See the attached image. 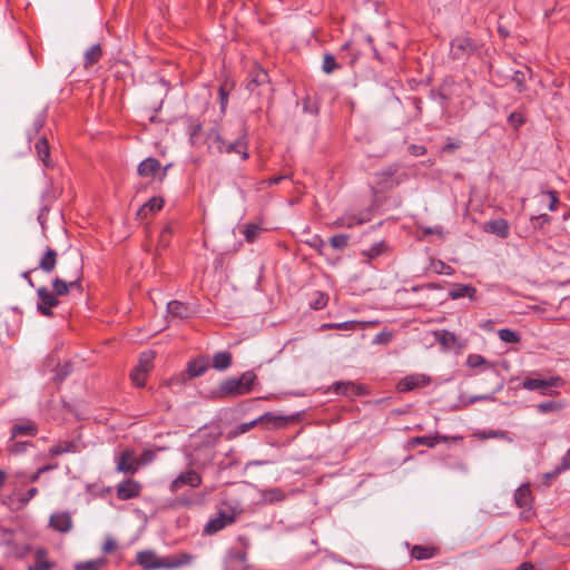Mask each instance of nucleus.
<instances>
[{
  "instance_id": "4be33fe9",
  "label": "nucleus",
  "mask_w": 570,
  "mask_h": 570,
  "mask_svg": "<svg viewBox=\"0 0 570 570\" xmlns=\"http://www.w3.org/2000/svg\"><path fill=\"white\" fill-rule=\"evenodd\" d=\"M268 75L262 68H255L250 73V80L247 85L249 90H254L256 87L267 83Z\"/></svg>"
},
{
  "instance_id": "49530a36",
  "label": "nucleus",
  "mask_w": 570,
  "mask_h": 570,
  "mask_svg": "<svg viewBox=\"0 0 570 570\" xmlns=\"http://www.w3.org/2000/svg\"><path fill=\"white\" fill-rule=\"evenodd\" d=\"M306 244L317 249L320 253H323V249L325 247V242L318 235L311 236V238L306 240Z\"/></svg>"
},
{
  "instance_id": "37998d69",
  "label": "nucleus",
  "mask_w": 570,
  "mask_h": 570,
  "mask_svg": "<svg viewBox=\"0 0 570 570\" xmlns=\"http://www.w3.org/2000/svg\"><path fill=\"white\" fill-rule=\"evenodd\" d=\"M561 407V404L553 401L543 402L538 405V410L541 413L559 411Z\"/></svg>"
},
{
  "instance_id": "052dcab7",
  "label": "nucleus",
  "mask_w": 570,
  "mask_h": 570,
  "mask_svg": "<svg viewBox=\"0 0 570 570\" xmlns=\"http://www.w3.org/2000/svg\"><path fill=\"white\" fill-rule=\"evenodd\" d=\"M116 548H117V542L114 539L108 538L102 546V551L105 553H110V552L115 551Z\"/></svg>"
},
{
  "instance_id": "c03bdc74",
  "label": "nucleus",
  "mask_w": 570,
  "mask_h": 570,
  "mask_svg": "<svg viewBox=\"0 0 570 570\" xmlns=\"http://www.w3.org/2000/svg\"><path fill=\"white\" fill-rule=\"evenodd\" d=\"M385 249V244L383 242L377 243L373 245L371 248H368L366 252H364V255H366L368 258H375L379 255H381Z\"/></svg>"
},
{
  "instance_id": "58836bf2",
  "label": "nucleus",
  "mask_w": 570,
  "mask_h": 570,
  "mask_svg": "<svg viewBox=\"0 0 570 570\" xmlns=\"http://www.w3.org/2000/svg\"><path fill=\"white\" fill-rule=\"evenodd\" d=\"M226 527V522L220 521L218 518L209 520L205 527V531L209 534L216 533Z\"/></svg>"
},
{
  "instance_id": "72a5a7b5",
  "label": "nucleus",
  "mask_w": 570,
  "mask_h": 570,
  "mask_svg": "<svg viewBox=\"0 0 570 570\" xmlns=\"http://www.w3.org/2000/svg\"><path fill=\"white\" fill-rule=\"evenodd\" d=\"M102 55L101 48L99 45H94L89 48L85 53V67L88 68L97 62Z\"/></svg>"
},
{
  "instance_id": "2eb2a0df",
  "label": "nucleus",
  "mask_w": 570,
  "mask_h": 570,
  "mask_svg": "<svg viewBox=\"0 0 570 570\" xmlns=\"http://www.w3.org/2000/svg\"><path fill=\"white\" fill-rule=\"evenodd\" d=\"M514 500L519 508L530 509L532 503L530 487L528 484L519 487L514 493Z\"/></svg>"
},
{
  "instance_id": "09e8293b",
  "label": "nucleus",
  "mask_w": 570,
  "mask_h": 570,
  "mask_svg": "<svg viewBox=\"0 0 570 570\" xmlns=\"http://www.w3.org/2000/svg\"><path fill=\"white\" fill-rule=\"evenodd\" d=\"M156 458V452L155 451H151V450H145L140 458L138 459L139 461V466L140 465H147L149 463H151Z\"/></svg>"
},
{
  "instance_id": "dca6fc26",
  "label": "nucleus",
  "mask_w": 570,
  "mask_h": 570,
  "mask_svg": "<svg viewBox=\"0 0 570 570\" xmlns=\"http://www.w3.org/2000/svg\"><path fill=\"white\" fill-rule=\"evenodd\" d=\"M57 265V253L50 247H47L39 262V268L45 273H51Z\"/></svg>"
},
{
  "instance_id": "e2e57ef3",
  "label": "nucleus",
  "mask_w": 570,
  "mask_h": 570,
  "mask_svg": "<svg viewBox=\"0 0 570 570\" xmlns=\"http://www.w3.org/2000/svg\"><path fill=\"white\" fill-rule=\"evenodd\" d=\"M259 423H262L261 416L255 419V420H253V421H250V422H248V423H244L242 425V432H246V431H248L249 429L254 428L255 425H257Z\"/></svg>"
},
{
  "instance_id": "5701e85b",
  "label": "nucleus",
  "mask_w": 570,
  "mask_h": 570,
  "mask_svg": "<svg viewBox=\"0 0 570 570\" xmlns=\"http://www.w3.org/2000/svg\"><path fill=\"white\" fill-rule=\"evenodd\" d=\"M435 340L444 347L452 348L456 345L458 338L452 332L441 330L434 333Z\"/></svg>"
},
{
  "instance_id": "ddd939ff",
  "label": "nucleus",
  "mask_w": 570,
  "mask_h": 570,
  "mask_svg": "<svg viewBox=\"0 0 570 570\" xmlns=\"http://www.w3.org/2000/svg\"><path fill=\"white\" fill-rule=\"evenodd\" d=\"M451 299H460L469 297L471 301L476 299V288L469 284H456L449 291Z\"/></svg>"
},
{
  "instance_id": "680f3d73",
  "label": "nucleus",
  "mask_w": 570,
  "mask_h": 570,
  "mask_svg": "<svg viewBox=\"0 0 570 570\" xmlns=\"http://www.w3.org/2000/svg\"><path fill=\"white\" fill-rule=\"evenodd\" d=\"M509 122L514 127H519L524 122V119L520 114L513 112L509 116Z\"/></svg>"
},
{
  "instance_id": "7ed1b4c3",
  "label": "nucleus",
  "mask_w": 570,
  "mask_h": 570,
  "mask_svg": "<svg viewBox=\"0 0 570 570\" xmlns=\"http://www.w3.org/2000/svg\"><path fill=\"white\" fill-rule=\"evenodd\" d=\"M564 381L560 376L550 379H525L522 382V387L528 391H539L542 395H556L557 392L552 391L553 387H561Z\"/></svg>"
},
{
  "instance_id": "aec40b11",
  "label": "nucleus",
  "mask_w": 570,
  "mask_h": 570,
  "mask_svg": "<svg viewBox=\"0 0 570 570\" xmlns=\"http://www.w3.org/2000/svg\"><path fill=\"white\" fill-rule=\"evenodd\" d=\"M164 206V199L160 197H153L146 202L138 210V216L146 217L148 214L160 210Z\"/></svg>"
},
{
  "instance_id": "f3484780",
  "label": "nucleus",
  "mask_w": 570,
  "mask_h": 570,
  "mask_svg": "<svg viewBox=\"0 0 570 570\" xmlns=\"http://www.w3.org/2000/svg\"><path fill=\"white\" fill-rule=\"evenodd\" d=\"M50 524L60 532H68L71 528V518L68 513H56L50 518Z\"/></svg>"
},
{
  "instance_id": "a19ab883",
  "label": "nucleus",
  "mask_w": 570,
  "mask_h": 570,
  "mask_svg": "<svg viewBox=\"0 0 570 570\" xmlns=\"http://www.w3.org/2000/svg\"><path fill=\"white\" fill-rule=\"evenodd\" d=\"M331 245L335 249H343L348 244V236L345 234L335 235L330 240Z\"/></svg>"
},
{
  "instance_id": "20e7f679",
  "label": "nucleus",
  "mask_w": 570,
  "mask_h": 570,
  "mask_svg": "<svg viewBox=\"0 0 570 570\" xmlns=\"http://www.w3.org/2000/svg\"><path fill=\"white\" fill-rule=\"evenodd\" d=\"M155 353L147 351L141 353L137 366L131 372V381L136 386H144L148 373L153 368Z\"/></svg>"
},
{
  "instance_id": "cd10ccee",
  "label": "nucleus",
  "mask_w": 570,
  "mask_h": 570,
  "mask_svg": "<svg viewBox=\"0 0 570 570\" xmlns=\"http://www.w3.org/2000/svg\"><path fill=\"white\" fill-rule=\"evenodd\" d=\"M451 49L455 56H460V53L472 50V42L469 38L459 37L452 41Z\"/></svg>"
},
{
  "instance_id": "79ce46f5",
  "label": "nucleus",
  "mask_w": 570,
  "mask_h": 570,
  "mask_svg": "<svg viewBox=\"0 0 570 570\" xmlns=\"http://www.w3.org/2000/svg\"><path fill=\"white\" fill-rule=\"evenodd\" d=\"M195 503H196V501L191 497L181 495V497L174 499L173 502L170 503V505L173 508H188V507L194 505Z\"/></svg>"
},
{
  "instance_id": "603ef678",
  "label": "nucleus",
  "mask_w": 570,
  "mask_h": 570,
  "mask_svg": "<svg viewBox=\"0 0 570 570\" xmlns=\"http://www.w3.org/2000/svg\"><path fill=\"white\" fill-rule=\"evenodd\" d=\"M482 438L484 439H488V438H499V439H503L508 442H512V439L503 431H489V432H484L482 434Z\"/></svg>"
},
{
  "instance_id": "ea45409f",
  "label": "nucleus",
  "mask_w": 570,
  "mask_h": 570,
  "mask_svg": "<svg viewBox=\"0 0 570 570\" xmlns=\"http://www.w3.org/2000/svg\"><path fill=\"white\" fill-rule=\"evenodd\" d=\"M432 269L438 274L452 275L453 268L450 265H446L442 261H432L431 262Z\"/></svg>"
},
{
  "instance_id": "c9c22d12",
  "label": "nucleus",
  "mask_w": 570,
  "mask_h": 570,
  "mask_svg": "<svg viewBox=\"0 0 570 570\" xmlns=\"http://www.w3.org/2000/svg\"><path fill=\"white\" fill-rule=\"evenodd\" d=\"M364 222V219L356 218L352 215H344L335 220L334 226L336 227H347L351 228L355 225H360Z\"/></svg>"
},
{
  "instance_id": "f03ea898",
  "label": "nucleus",
  "mask_w": 570,
  "mask_h": 570,
  "mask_svg": "<svg viewBox=\"0 0 570 570\" xmlns=\"http://www.w3.org/2000/svg\"><path fill=\"white\" fill-rule=\"evenodd\" d=\"M190 557L186 556L185 561H166L157 557V554L154 551H140L137 554V562L145 569V570H153V569H160V568H177L186 562L190 561Z\"/></svg>"
},
{
  "instance_id": "e433bc0d",
  "label": "nucleus",
  "mask_w": 570,
  "mask_h": 570,
  "mask_svg": "<svg viewBox=\"0 0 570 570\" xmlns=\"http://www.w3.org/2000/svg\"><path fill=\"white\" fill-rule=\"evenodd\" d=\"M498 336L499 338L504 342V343H519L520 342V335L514 332V331H511L509 328H501L498 331Z\"/></svg>"
},
{
  "instance_id": "7c9ffc66",
  "label": "nucleus",
  "mask_w": 570,
  "mask_h": 570,
  "mask_svg": "<svg viewBox=\"0 0 570 570\" xmlns=\"http://www.w3.org/2000/svg\"><path fill=\"white\" fill-rule=\"evenodd\" d=\"M208 140L210 147L215 148L218 153H225L228 144L224 140L218 130H212L208 134Z\"/></svg>"
},
{
  "instance_id": "473e14b6",
  "label": "nucleus",
  "mask_w": 570,
  "mask_h": 570,
  "mask_svg": "<svg viewBox=\"0 0 570 570\" xmlns=\"http://www.w3.org/2000/svg\"><path fill=\"white\" fill-rule=\"evenodd\" d=\"M52 564L47 560V552L39 549L36 552V564L30 567L29 570H50Z\"/></svg>"
},
{
  "instance_id": "c85d7f7f",
  "label": "nucleus",
  "mask_w": 570,
  "mask_h": 570,
  "mask_svg": "<svg viewBox=\"0 0 570 570\" xmlns=\"http://www.w3.org/2000/svg\"><path fill=\"white\" fill-rule=\"evenodd\" d=\"M36 150L46 167L50 166V150L48 140L45 138L39 139L36 142Z\"/></svg>"
},
{
  "instance_id": "412c9836",
  "label": "nucleus",
  "mask_w": 570,
  "mask_h": 570,
  "mask_svg": "<svg viewBox=\"0 0 570 570\" xmlns=\"http://www.w3.org/2000/svg\"><path fill=\"white\" fill-rule=\"evenodd\" d=\"M168 313L174 317L185 318L190 315V309L184 303L171 301L167 304Z\"/></svg>"
},
{
  "instance_id": "4468645a",
  "label": "nucleus",
  "mask_w": 570,
  "mask_h": 570,
  "mask_svg": "<svg viewBox=\"0 0 570 570\" xmlns=\"http://www.w3.org/2000/svg\"><path fill=\"white\" fill-rule=\"evenodd\" d=\"M261 424H263L266 429H278L285 426L291 421V417L288 416L278 415L269 412L261 415Z\"/></svg>"
},
{
  "instance_id": "5fc2aeb1",
  "label": "nucleus",
  "mask_w": 570,
  "mask_h": 570,
  "mask_svg": "<svg viewBox=\"0 0 570 570\" xmlns=\"http://www.w3.org/2000/svg\"><path fill=\"white\" fill-rule=\"evenodd\" d=\"M38 493L37 488L29 489L26 495H21L18 498V501L21 505H26L32 498H35Z\"/></svg>"
},
{
  "instance_id": "6ab92c4d",
  "label": "nucleus",
  "mask_w": 570,
  "mask_h": 570,
  "mask_svg": "<svg viewBox=\"0 0 570 570\" xmlns=\"http://www.w3.org/2000/svg\"><path fill=\"white\" fill-rule=\"evenodd\" d=\"M365 326L364 322L360 321H346L342 323H325L321 326L322 330H344V331H356Z\"/></svg>"
},
{
  "instance_id": "bb28decb",
  "label": "nucleus",
  "mask_w": 570,
  "mask_h": 570,
  "mask_svg": "<svg viewBox=\"0 0 570 570\" xmlns=\"http://www.w3.org/2000/svg\"><path fill=\"white\" fill-rule=\"evenodd\" d=\"M232 364V355L228 352H218L213 357V366L218 371H225Z\"/></svg>"
},
{
  "instance_id": "338daca9",
  "label": "nucleus",
  "mask_w": 570,
  "mask_h": 570,
  "mask_svg": "<svg viewBox=\"0 0 570 570\" xmlns=\"http://www.w3.org/2000/svg\"><path fill=\"white\" fill-rule=\"evenodd\" d=\"M482 400H493V397L491 395H478V396H473L472 399L469 400L468 404H472L476 401H482Z\"/></svg>"
},
{
  "instance_id": "9b49d317",
  "label": "nucleus",
  "mask_w": 570,
  "mask_h": 570,
  "mask_svg": "<svg viewBox=\"0 0 570 570\" xmlns=\"http://www.w3.org/2000/svg\"><path fill=\"white\" fill-rule=\"evenodd\" d=\"M116 492L119 500L137 498L140 495L141 484L136 480L127 479L117 485Z\"/></svg>"
},
{
  "instance_id": "6e6552de",
  "label": "nucleus",
  "mask_w": 570,
  "mask_h": 570,
  "mask_svg": "<svg viewBox=\"0 0 570 570\" xmlns=\"http://www.w3.org/2000/svg\"><path fill=\"white\" fill-rule=\"evenodd\" d=\"M116 462V470L121 473L135 474L139 469V461L131 449H125Z\"/></svg>"
},
{
  "instance_id": "774afa93",
  "label": "nucleus",
  "mask_w": 570,
  "mask_h": 570,
  "mask_svg": "<svg viewBox=\"0 0 570 570\" xmlns=\"http://www.w3.org/2000/svg\"><path fill=\"white\" fill-rule=\"evenodd\" d=\"M515 570H533V566L530 562H523Z\"/></svg>"
},
{
  "instance_id": "13d9d810",
  "label": "nucleus",
  "mask_w": 570,
  "mask_h": 570,
  "mask_svg": "<svg viewBox=\"0 0 570 570\" xmlns=\"http://www.w3.org/2000/svg\"><path fill=\"white\" fill-rule=\"evenodd\" d=\"M542 195L548 196L550 198L548 208H549V210L554 212L557 209V205L559 202L557 194L554 191H547V193H542Z\"/></svg>"
},
{
  "instance_id": "f257e3e1",
  "label": "nucleus",
  "mask_w": 570,
  "mask_h": 570,
  "mask_svg": "<svg viewBox=\"0 0 570 570\" xmlns=\"http://www.w3.org/2000/svg\"><path fill=\"white\" fill-rule=\"evenodd\" d=\"M256 379V374L252 371L243 373L238 379L229 377L219 385L218 393L225 397L248 394L253 390Z\"/></svg>"
},
{
  "instance_id": "8fccbe9b",
  "label": "nucleus",
  "mask_w": 570,
  "mask_h": 570,
  "mask_svg": "<svg viewBox=\"0 0 570 570\" xmlns=\"http://www.w3.org/2000/svg\"><path fill=\"white\" fill-rule=\"evenodd\" d=\"M414 443L433 448L438 444V438L417 436L413 440Z\"/></svg>"
},
{
  "instance_id": "bf43d9fd",
  "label": "nucleus",
  "mask_w": 570,
  "mask_h": 570,
  "mask_svg": "<svg viewBox=\"0 0 570 570\" xmlns=\"http://www.w3.org/2000/svg\"><path fill=\"white\" fill-rule=\"evenodd\" d=\"M423 233H424L425 235H429V234H435V235H438L439 237H444V235H445L444 229H443V227H441V226L424 227V228H423Z\"/></svg>"
},
{
  "instance_id": "4c0bfd02",
  "label": "nucleus",
  "mask_w": 570,
  "mask_h": 570,
  "mask_svg": "<svg viewBox=\"0 0 570 570\" xmlns=\"http://www.w3.org/2000/svg\"><path fill=\"white\" fill-rule=\"evenodd\" d=\"M412 557L416 560H424L430 559L434 557V549L433 548H423V547H414L412 549Z\"/></svg>"
},
{
  "instance_id": "c756f323",
  "label": "nucleus",
  "mask_w": 570,
  "mask_h": 570,
  "mask_svg": "<svg viewBox=\"0 0 570 570\" xmlns=\"http://www.w3.org/2000/svg\"><path fill=\"white\" fill-rule=\"evenodd\" d=\"M246 144L244 142L243 139H237L236 141L234 142H228V145L226 146V149H225V153L226 154H238L240 155L242 159H247L248 157V154H247V150H246Z\"/></svg>"
},
{
  "instance_id": "6e6d98bb",
  "label": "nucleus",
  "mask_w": 570,
  "mask_h": 570,
  "mask_svg": "<svg viewBox=\"0 0 570 570\" xmlns=\"http://www.w3.org/2000/svg\"><path fill=\"white\" fill-rule=\"evenodd\" d=\"M56 465H46V466H42V468H39L35 473H32L30 476H29V481L30 482H36L38 481V479L40 478V475H42V473L47 472V471H50L52 469H55Z\"/></svg>"
},
{
  "instance_id": "1a4fd4ad",
  "label": "nucleus",
  "mask_w": 570,
  "mask_h": 570,
  "mask_svg": "<svg viewBox=\"0 0 570 570\" xmlns=\"http://www.w3.org/2000/svg\"><path fill=\"white\" fill-rule=\"evenodd\" d=\"M431 383V377L423 373H414L404 376L397 383V391L410 392L416 389L424 387Z\"/></svg>"
},
{
  "instance_id": "f704fd0d",
  "label": "nucleus",
  "mask_w": 570,
  "mask_h": 570,
  "mask_svg": "<svg viewBox=\"0 0 570 570\" xmlns=\"http://www.w3.org/2000/svg\"><path fill=\"white\" fill-rule=\"evenodd\" d=\"M262 498L267 503H274V502L282 501L285 498V494L281 489L275 488V489H269V490L263 491Z\"/></svg>"
},
{
  "instance_id": "864d4df0",
  "label": "nucleus",
  "mask_w": 570,
  "mask_h": 570,
  "mask_svg": "<svg viewBox=\"0 0 570 570\" xmlns=\"http://www.w3.org/2000/svg\"><path fill=\"white\" fill-rule=\"evenodd\" d=\"M392 340V334L390 332H381L375 335L373 342L375 344H387Z\"/></svg>"
},
{
  "instance_id": "69168bd1",
  "label": "nucleus",
  "mask_w": 570,
  "mask_h": 570,
  "mask_svg": "<svg viewBox=\"0 0 570 570\" xmlns=\"http://www.w3.org/2000/svg\"><path fill=\"white\" fill-rule=\"evenodd\" d=\"M411 149H412V154L415 156H421V155L425 154V148L423 146L413 145L411 147Z\"/></svg>"
},
{
  "instance_id": "4d7b16f0",
  "label": "nucleus",
  "mask_w": 570,
  "mask_h": 570,
  "mask_svg": "<svg viewBox=\"0 0 570 570\" xmlns=\"http://www.w3.org/2000/svg\"><path fill=\"white\" fill-rule=\"evenodd\" d=\"M570 469V449L561 461V465L556 469V474Z\"/></svg>"
},
{
  "instance_id": "423d86ee",
  "label": "nucleus",
  "mask_w": 570,
  "mask_h": 570,
  "mask_svg": "<svg viewBox=\"0 0 570 570\" xmlns=\"http://www.w3.org/2000/svg\"><path fill=\"white\" fill-rule=\"evenodd\" d=\"M169 165L161 168L160 163L155 158H146L138 166V175L149 179L158 178L159 181H163L167 174V169Z\"/></svg>"
},
{
  "instance_id": "a18cd8bd",
  "label": "nucleus",
  "mask_w": 570,
  "mask_h": 570,
  "mask_svg": "<svg viewBox=\"0 0 570 570\" xmlns=\"http://www.w3.org/2000/svg\"><path fill=\"white\" fill-rule=\"evenodd\" d=\"M261 228L257 225H247L244 229V235L247 242L252 243L255 240Z\"/></svg>"
},
{
  "instance_id": "a211bd4d",
  "label": "nucleus",
  "mask_w": 570,
  "mask_h": 570,
  "mask_svg": "<svg viewBox=\"0 0 570 570\" xmlns=\"http://www.w3.org/2000/svg\"><path fill=\"white\" fill-rule=\"evenodd\" d=\"M36 433L37 426L33 422L29 420L17 423L11 428L12 438H16L18 435H35Z\"/></svg>"
},
{
  "instance_id": "a878e982",
  "label": "nucleus",
  "mask_w": 570,
  "mask_h": 570,
  "mask_svg": "<svg viewBox=\"0 0 570 570\" xmlns=\"http://www.w3.org/2000/svg\"><path fill=\"white\" fill-rule=\"evenodd\" d=\"M208 366L206 358H197L188 364L187 372L190 377H197L205 373Z\"/></svg>"
},
{
  "instance_id": "de8ad7c7",
  "label": "nucleus",
  "mask_w": 570,
  "mask_h": 570,
  "mask_svg": "<svg viewBox=\"0 0 570 570\" xmlns=\"http://www.w3.org/2000/svg\"><path fill=\"white\" fill-rule=\"evenodd\" d=\"M336 68V62L333 56L325 55L322 69L326 73H331Z\"/></svg>"
},
{
  "instance_id": "0eeeda50",
  "label": "nucleus",
  "mask_w": 570,
  "mask_h": 570,
  "mask_svg": "<svg viewBox=\"0 0 570 570\" xmlns=\"http://www.w3.org/2000/svg\"><path fill=\"white\" fill-rule=\"evenodd\" d=\"M202 475L195 470L179 473L169 484L170 492H178L184 487L198 488L202 484Z\"/></svg>"
},
{
  "instance_id": "39448f33",
  "label": "nucleus",
  "mask_w": 570,
  "mask_h": 570,
  "mask_svg": "<svg viewBox=\"0 0 570 570\" xmlns=\"http://www.w3.org/2000/svg\"><path fill=\"white\" fill-rule=\"evenodd\" d=\"M82 273L79 264L75 267L72 273L69 275L67 279L56 277L52 281V288L56 296H62L69 293L70 289L80 288V279Z\"/></svg>"
},
{
  "instance_id": "3c124183",
  "label": "nucleus",
  "mask_w": 570,
  "mask_h": 570,
  "mask_svg": "<svg viewBox=\"0 0 570 570\" xmlns=\"http://www.w3.org/2000/svg\"><path fill=\"white\" fill-rule=\"evenodd\" d=\"M333 389L338 394H347L348 391L354 390V385L352 383L337 382L333 384Z\"/></svg>"
},
{
  "instance_id": "2f4dec72",
  "label": "nucleus",
  "mask_w": 570,
  "mask_h": 570,
  "mask_svg": "<svg viewBox=\"0 0 570 570\" xmlns=\"http://www.w3.org/2000/svg\"><path fill=\"white\" fill-rule=\"evenodd\" d=\"M466 365L471 368H489L493 367V364L489 361H487L482 355L480 354H470L466 357Z\"/></svg>"
},
{
  "instance_id": "0e129e2a",
  "label": "nucleus",
  "mask_w": 570,
  "mask_h": 570,
  "mask_svg": "<svg viewBox=\"0 0 570 570\" xmlns=\"http://www.w3.org/2000/svg\"><path fill=\"white\" fill-rule=\"evenodd\" d=\"M38 309L40 311V313L45 316H51L52 315V312H51V308L52 307H47L42 304H38L37 305Z\"/></svg>"
},
{
  "instance_id": "393cba45",
  "label": "nucleus",
  "mask_w": 570,
  "mask_h": 570,
  "mask_svg": "<svg viewBox=\"0 0 570 570\" xmlns=\"http://www.w3.org/2000/svg\"><path fill=\"white\" fill-rule=\"evenodd\" d=\"M107 564V559L104 557L79 562L75 564V570H101Z\"/></svg>"
},
{
  "instance_id": "f8f14e48",
  "label": "nucleus",
  "mask_w": 570,
  "mask_h": 570,
  "mask_svg": "<svg viewBox=\"0 0 570 570\" xmlns=\"http://www.w3.org/2000/svg\"><path fill=\"white\" fill-rule=\"evenodd\" d=\"M482 229L487 233L494 234L501 238L508 237L510 233L509 223L503 218H498L484 223Z\"/></svg>"
},
{
  "instance_id": "9d476101",
  "label": "nucleus",
  "mask_w": 570,
  "mask_h": 570,
  "mask_svg": "<svg viewBox=\"0 0 570 570\" xmlns=\"http://www.w3.org/2000/svg\"><path fill=\"white\" fill-rule=\"evenodd\" d=\"M82 449L79 438L72 440H60L48 450L49 456H58L67 453H78Z\"/></svg>"
},
{
  "instance_id": "b1692460",
  "label": "nucleus",
  "mask_w": 570,
  "mask_h": 570,
  "mask_svg": "<svg viewBox=\"0 0 570 570\" xmlns=\"http://www.w3.org/2000/svg\"><path fill=\"white\" fill-rule=\"evenodd\" d=\"M37 295L39 298L38 304H42L47 307H55L58 305V298L55 294L50 293L47 287L42 286L38 288Z\"/></svg>"
}]
</instances>
